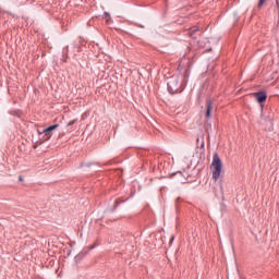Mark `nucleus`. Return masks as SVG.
Here are the masks:
<instances>
[{
	"instance_id": "nucleus-1",
	"label": "nucleus",
	"mask_w": 279,
	"mask_h": 279,
	"mask_svg": "<svg viewBox=\"0 0 279 279\" xmlns=\"http://www.w3.org/2000/svg\"><path fill=\"white\" fill-rule=\"evenodd\" d=\"M210 169H213V180L214 182H217V180L221 178V169H223V163L221 162V158H219V154L217 153L214 154Z\"/></svg>"
},
{
	"instance_id": "nucleus-2",
	"label": "nucleus",
	"mask_w": 279,
	"mask_h": 279,
	"mask_svg": "<svg viewBox=\"0 0 279 279\" xmlns=\"http://www.w3.org/2000/svg\"><path fill=\"white\" fill-rule=\"evenodd\" d=\"M182 90H184V86L180 83V78L172 76L168 82V92L170 95H178V93H182Z\"/></svg>"
},
{
	"instance_id": "nucleus-3",
	"label": "nucleus",
	"mask_w": 279,
	"mask_h": 279,
	"mask_svg": "<svg viewBox=\"0 0 279 279\" xmlns=\"http://www.w3.org/2000/svg\"><path fill=\"white\" fill-rule=\"evenodd\" d=\"M58 128H60V124H53L44 129L43 132L38 131V134H44L45 141H49L53 136V130H58Z\"/></svg>"
},
{
	"instance_id": "nucleus-4",
	"label": "nucleus",
	"mask_w": 279,
	"mask_h": 279,
	"mask_svg": "<svg viewBox=\"0 0 279 279\" xmlns=\"http://www.w3.org/2000/svg\"><path fill=\"white\" fill-rule=\"evenodd\" d=\"M253 97H255L258 104H265V101H267V92L253 93Z\"/></svg>"
},
{
	"instance_id": "nucleus-5",
	"label": "nucleus",
	"mask_w": 279,
	"mask_h": 279,
	"mask_svg": "<svg viewBox=\"0 0 279 279\" xmlns=\"http://www.w3.org/2000/svg\"><path fill=\"white\" fill-rule=\"evenodd\" d=\"M213 112V99H206V111H205V119H210V113Z\"/></svg>"
},
{
	"instance_id": "nucleus-6",
	"label": "nucleus",
	"mask_w": 279,
	"mask_h": 279,
	"mask_svg": "<svg viewBox=\"0 0 279 279\" xmlns=\"http://www.w3.org/2000/svg\"><path fill=\"white\" fill-rule=\"evenodd\" d=\"M197 32H199V26H193L187 29V36H190V38H195V34H197Z\"/></svg>"
},
{
	"instance_id": "nucleus-7",
	"label": "nucleus",
	"mask_w": 279,
	"mask_h": 279,
	"mask_svg": "<svg viewBox=\"0 0 279 279\" xmlns=\"http://www.w3.org/2000/svg\"><path fill=\"white\" fill-rule=\"evenodd\" d=\"M206 43H208L207 39H203V40L197 41L198 49H204L206 47L205 46Z\"/></svg>"
},
{
	"instance_id": "nucleus-8",
	"label": "nucleus",
	"mask_w": 279,
	"mask_h": 279,
	"mask_svg": "<svg viewBox=\"0 0 279 279\" xmlns=\"http://www.w3.org/2000/svg\"><path fill=\"white\" fill-rule=\"evenodd\" d=\"M266 1L267 0H259V2L257 3V10H262Z\"/></svg>"
},
{
	"instance_id": "nucleus-9",
	"label": "nucleus",
	"mask_w": 279,
	"mask_h": 279,
	"mask_svg": "<svg viewBox=\"0 0 279 279\" xmlns=\"http://www.w3.org/2000/svg\"><path fill=\"white\" fill-rule=\"evenodd\" d=\"M75 123H77V119L71 120V121L68 123V128H71V125H75Z\"/></svg>"
},
{
	"instance_id": "nucleus-10",
	"label": "nucleus",
	"mask_w": 279,
	"mask_h": 279,
	"mask_svg": "<svg viewBox=\"0 0 279 279\" xmlns=\"http://www.w3.org/2000/svg\"><path fill=\"white\" fill-rule=\"evenodd\" d=\"M121 204V202L116 201L114 205H113V210H117V208H119V205Z\"/></svg>"
},
{
	"instance_id": "nucleus-11",
	"label": "nucleus",
	"mask_w": 279,
	"mask_h": 279,
	"mask_svg": "<svg viewBox=\"0 0 279 279\" xmlns=\"http://www.w3.org/2000/svg\"><path fill=\"white\" fill-rule=\"evenodd\" d=\"M174 240H175V236L172 235L171 239H170V243H173Z\"/></svg>"
},
{
	"instance_id": "nucleus-12",
	"label": "nucleus",
	"mask_w": 279,
	"mask_h": 279,
	"mask_svg": "<svg viewBox=\"0 0 279 279\" xmlns=\"http://www.w3.org/2000/svg\"><path fill=\"white\" fill-rule=\"evenodd\" d=\"M220 193L223 194V185H220Z\"/></svg>"
},
{
	"instance_id": "nucleus-13",
	"label": "nucleus",
	"mask_w": 279,
	"mask_h": 279,
	"mask_svg": "<svg viewBox=\"0 0 279 279\" xmlns=\"http://www.w3.org/2000/svg\"><path fill=\"white\" fill-rule=\"evenodd\" d=\"M19 181L23 182V177L22 175L19 177Z\"/></svg>"
},
{
	"instance_id": "nucleus-14",
	"label": "nucleus",
	"mask_w": 279,
	"mask_h": 279,
	"mask_svg": "<svg viewBox=\"0 0 279 279\" xmlns=\"http://www.w3.org/2000/svg\"><path fill=\"white\" fill-rule=\"evenodd\" d=\"M276 3H277V8L279 10V0H276Z\"/></svg>"
},
{
	"instance_id": "nucleus-15",
	"label": "nucleus",
	"mask_w": 279,
	"mask_h": 279,
	"mask_svg": "<svg viewBox=\"0 0 279 279\" xmlns=\"http://www.w3.org/2000/svg\"><path fill=\"white\" fill-rule=\"evenodd\" d=\"M89 250H95V245L90 246Z\"/></svg>"
},
{
	"instance_id": "nucleus-16",
	"label": "nucleus",
	"mask_w": 279,
	"mask_h": 279,
	"mask_svg": "<svg viewBox=\"0 0 279 279\" xmlns=\"http://www.w3.org/2000/svg\"><path fill=\"white\" fill-rule=\"evenodd\" d=\"M65 49H66V52H69V46H66Z\"/></svg>"
},
{
	"instance_id": "nucleus-17",
	"label": "nucleus",
	"mask_w": 279,
	"mask_h": 279,
	"mask_svg": "<svg viewBox=\"0 0 279 279\" xmlns=\"http://www.w3.org/2000/svg\"><path fill=\"white\" fill-rule=\"evenodd\" d=\"M215 194L217 195V190H215Z\"/></svg>"
}]
</instances>
